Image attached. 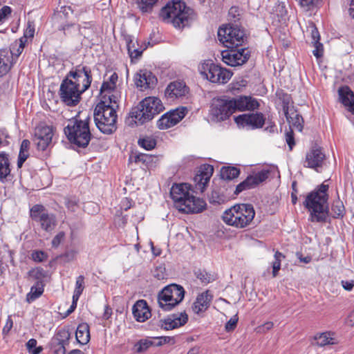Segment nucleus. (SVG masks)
Returning a JSON list of instances; mask_svg holds the SVG:
<instances>
[{
    "mask_svg": "<svg viewBox=\"0 0 354 354\" xmlns=\"http://www.w3.org/2000/svg\"><path fill=\"white\" fill-rule=\"evenodd\" d=\"M29 156L28 151H19V158L17 160V167L21 168L24 162L26 160Z\"/></svg>",
    "mask_w": 354,
    "mask_h": 354,
    "instance_id": "052dcab7",
    "label": "nucleus"
},
{
    "mask_svg": "<svg viewBox=\"0 0 354 354\" xmlns=\"http://www.w3.org/2000/svg\"><path fill=\"white\" fill-rule=\"evenodd\" d=\"M164 109L161 100L156 97L145 98L136 108L132 109L131 117L138 125L152 120Z\"/></svg>",
    "mask_w": 354,
    "mask_h": 354,
    "instance_id": "423d86ee",
    "label": "nucleus"
},
{
    "mask_svg": "<svg viewBox=\"0 0 354 354\" xmlns=\"http://www.w3.org/2000/svg\"><path fill=\"white\" fill-rule=\"evenodd\" d=\"M94 120L99 130L105 134H111L116 129L117 114L113 106L104 102L99 103L94 111Z\"/></svg>",
    "mask_w": 354,
    "mask_h": 354,
    "instance_id": "0eeeda50",
    "label": "nucleus"
},
{
    "mask_svg": "<svg viewBox=\"0 0 354 354\" xmlns=\"http://www.w3.org/2000/svg\"><path fill=\"white\" fill-rule=\"evenodd\" d=\"M12 326L13 322L12 319L10 317H8L6 323L3 328V334H8L12 328Z\"/></svg>",
    "mask_w": 354,
    "mask_h": 354,
    "instance_id": "69168bd1",
    "label": "nucleus"
},
{
    "mask_svg": "<svg viewBox=\"0 0 354 354\" xmlns=\"http://www.w3.org/2000/svg\"><path fill=\"white\" fill-rule=\"evenodd\" d=\"M11 12L12 9L8 6H4L0 9V25L8 18Z\"/></svg>",
    "mask_w": 354,
    "mask_h": 354,
    "instance_id": "09e8293b",
    "label": "nucleus"
},
{
    "mask_svg": "<svg viewBox=\"0 0 354 354\" xmlns=\"http://www.w3.org/2000/svg\"><path fill=\"white\" fill-rule=\"evenodd\" d=\"M71 334L68 329L62 328L59 330L53 338V342L68 344Z\"/></svg>",
    "mask_w": 354,
    "mask_h": 354,
    "instance_id": "a19ab883",
    "label": "nucleus"
},
{
    "mask_svg": "<svg viewBox=\"0 0 354 354\" xmlns=\"http://www.w3.org/2000/svg\"><path fill=\"white\" fill-rule=\"evenodd\" d=\"M150 158H151L150 156H149L148 155L141 153V154H139L134 157V161L138 163V162L145 163V162H148Z\"/></svg>",
    "mask_w": 354,
    "mask_h": 354,
    "instance_id": "680f3d73",
    "label": "nucleus"
},
{
    "mask_svg": "<svg viewBox=\"0 0 354 354\" xmlns=\"http://www.w3.org/2000/svg\"><path fill=\"white\" fill-rule=\"evenodd\" d=\"M44 292V287L41 282H37L32 286L30 292L26 296V301L30 303L39 297Z\"/></svg>",
    "mask_w": 354,
    "mask_h": 354,
    "instance_id": "f704fd0d",
    "label": "nucleus"
},
{
    "mask_svg": "<svg viewBox=\"0 0 354 354\" xmlns=\"http://www.w3.org/2000/svg\"><path fill=\"white\" fill-rule=\"evenodd\" d=\"M73 15V12L69 6H64L61 8V10L55 15L56 20H68Z\"/></svg>",
    "mask_w": 354,
    "mask_h": 354,
    "instance_id": "c03bdc74",
    "label": "nucleus"
},
{
    "mask_svg": "<svg viewBox=\"0 0 354 354\" xmlns=\"http://www.w3.org/2000/svg\"><path fill=\"white\" fill-rule=\"evenodd\" d=\"M138 145L146 150H151L156 145V140L152 136H145L140 138L138 141Z\"/></svg>",
    "mask_w": 354,
    "mask_h": 354,
    "instance_id": "ea45409f",
    "label": "nucleus"
},
{
    "mask_svg": "<svg viewBox=\"0 0 354 354\" xmlns=\"http://www.w3.org/2000/svg\"><path fill=\"white\" fill-rule=\"evenodd\" d=\"M239 174V169L235 167H223L221 171V178L225 180H232L237 178Z\"/></svg>",
    "mask_w": 354,
    "mask_h": 354,
    "instance_id": "c9c22d12",
    "label": "nucleus"
},
{
    "mask_svg": "<svg viewBox=\"0 0 354 354\" xmlns=\"http://www.w3.org/2000/svg\"><path fill=\"white\" fill-rule=\"evenodd\" d=\"M127 50L128 53L131 59H138L140 57L142 53V50L140 48H136L135 45V42L131 40L127 44Z\"/></svg>",
    "mask_w": 354,
    "mask_h": 354,
    "instance_id": "49530a36",
    "label": "nucleus"
},
{
    "mask_svg": "<svg viewBox=\"0 0 354 354\" xmlns=\"http://www.w3.org/2000/svg\"><path fill=\"white\" fill-rule=\"evenodd\" d=\"M213 299V295L209 290L199 293L192 306L195 314L200 315L205 312L210 306Z\"/></svg>",
    "mask_w": 354,
    "mask_h": 354,
    "instance_id": "b1692460",
    "label": "nucleus"
},
{
    "mask_svg": "<svg viewBox=\"0 0 354 354\" xmlns=\"http://www.w3.org/2000/svg\"><path fill=\"white\" fill-rule=\"evenodd\" d=\"M229 17L236 21L239 19L240 15V11L237 7L233 6L229 10L228 12Z\"/></svg>",
    "mask_w": 354,
    "mask_h": 354,
    "instance_id": "13d9d810",
    "label": "nucleus"
},
{
    "mask_svg": "<svg viewBox=\"0 0 354 354\" xmlns=\"http://www.w3.org/2000/svg\"><path fill=\"white\" fill-rule=\"evenodd\" d=\"M247 85V81L241 79L236 82H233L230 84V88L231 91H240L242 88L245 87Z\"/></svg>",
    "mask_w": 354,
    "mask_h": 354,
    "instance_id": "3c124183",
    "label": "nucleus"
},
{
    "mask_svg": "<svg viewBox=\"0 0 354 354\" xmlns=\"http://www.w3.org/2000/svg\"><path fill=\"white\" fill-rule=\"evenodd\" d=\"M285 139L286 142L288 144L290 150H292L293 147L295 145V138H294V133L292 129H289L288 131H286L285 133Z\"/></svg>",
    "mask_w": 354,
    "mask_h": 354,
    "instance_id": "8fccbe9b",
    "label": "nucleus"
},
{
    "mask_svg": "<svg viewBox=\"0 0 354 354\" xmlns=\"http://www.w3.org/2000/svg\"><path fill=\"white\" fill-rule=\"evenodd\" d=\"M314 339L315 344L319 346L335 344V339L331 337L330 333L328 332L317 334Z\"/></svg>",
    "mask_w": 354,
    "mask_h": 354,
    "instance_id": "72a5a7b5",
    "label": "nucleus"
},
{
    "mask_svg": "<svg viewBox=\"0 0 354 354\" xmlns=\"http://www.w3.org/2000/svg\"><path fill=\"white\" fill-rule=\"evenodd\" d=\"M342 285L344 290H351L353 288L354 283L353 281H342Z\"/></svg>",
    "mask_w": 354,
    "mask_h": 354,
    "instance_id": "774afa93",
    "label": "nucleus"
},
{
    "mask_svg": "<svg viewBox=\"0 0 354 354\" xmlns=\"http://www.w3.org/2000/svg\"><path fill=\"white\" fill-rule=\"evenodd\" d=\"M132 313L136 320L139 322H145L151 315L147 303L144 299H140L136 302L133 306Z\"/></svg>",
    "mask_w": 354,
    "mask_h": 354,
    "instance_id": "bb28decb",
    "label": "nucleus"
},
{
    "mask_svg": "<svg viewBox=\"0 0 354 354\" xmlns=\"http://www.w3.org/2000/svg\"><path fill=\"white\" fill-rule=\"evenodd\" d=\"M83 93L78 87V84L75 81L73 82L68 75L60 85V98L68 106L77 104Z\"/></svg>",
    "mask_w": 354,
    "mask_h": 354,
    "instance_id": "9b49d317",
    "label": "nucleus"
},
{
    "mask_svg": "<svg viewBox=\"0 0 354 354\" xmlns=\"http://www.w3.org/2000/svg\"><path fill=\"white\" fill-rule=\"evenodd\" d=\"M48 255L43 251L36 250L32 253V259L35 262H42L47 259Z\"/></svg>",
    "mask_w": 354,
    "mask_h": 354,
    "instance_id": "603ef678",
    "label": "nucleus"
},
{
    "mask_svg": "<svg viewBox=\"0 0 354 354\" xmlns=\"http://www.w3.org/2000/svg\"><path fill=\"white\" fill-rule=\"evenodd\" d=\"M170 195L175 207L182 213H198L206 207L205 201L194 196L191 192L190 185L187 183L174 185Z\"/></svg>",
    "mask_w": 354,
    "mask_h": 354,
    "instance_id": "f257e3e1",
    "label": "nucleus"
},
{
    "mask_svg": "<svg viewBox=\"0 0 354 354\" xmlns=\"http://www.w3.org/2000/svg\"><path fill=\"white\" fill-rule=\"evenodd\" d=\"M237 322L238 318H236V316L230 318L225 326L226 331L229 332L233 330L236 328Z\"/></svg>",
    "mask_w": 354,
    "mask_h": 354,
    "instance_id": "6e6d98bb",
    "label": "nucleus"
},
{
    "mask_svg": "<svg viewBox=\"0 0 354 354\" xmlns=\"http://www.w3.org/2000/svg\"><path fill=\"white\" fill-rule=\"evenodd\" d=\"M218 38L227 48L239 47L246 39L243 30L236 26L231 25L220 27L218 30Z\"/></svg>",
    "mask_w": 354,
    "mask_h": 354,
    "instance_id": "9d476101",
    "label": "nucleus"
},
{
    "mask_svg": "<svg viewBox=\"0 0 354 354\" xmlns=\"http://www.w3.org/2000/svg\"><path fill=\"white\" fill-rule=\"evenodd\" d=\"M12 53L6 49L0 50V76L6 74L11 67Z\"/></svg>",
    "mask_w": 354,
    "mask_h": 354,
    "instance_id": "c756f323",
    "label": "nucleus"
},
{
    "mask_svg": "<svg viewBox=\"0 0 354 354\" xmlns=\"http://www.w3.org/2000/svg\"><path fill=\"white\" fill-rule=\"evenodd\" d=\"M10 174L8 155L5 152L0 153V181L4 182Z\"/></svg>",
    "mask_w": 354,
    "mask_h": 354,
    "instance_id": "473e14b6",
    "label": "nucleus"
},
{
    "mask_svg": "<svg viewBox=\"0 0 354 354\" xmlns=\"http://www.w3.org/2000/svg\"><path fill=\"white\" fill-rule=\"evenodd\" d=\"M255 211L251 204H237L226 209L222 218L227 225L236 228H244L254 220Z\"/></svg>",
    "mask_w": 354,
    "mask_h": 354,
    "instance_id": "20e7f679",
    "label": "nucleus"
},
{
    "mask_svg": "<svg viewBox=\"0 0 354 354\" xmlns=\"http://www.w3.org/2000/svg\"><path fill=\"white\" fill-rule=\"evenodd\" d=\"M106 97H108L110 104H112L111 106H113L114 104H117L118 101V94L115 91L114 93H106Z\"/></svg>",
    "mask_w": 354,
    "mask_h": 354,
    "instance_id": "e2e57ef3",
    "label": "nucleus"
},
{
    "mask_svg": "<svg viewBox=\"0 0 354 354\" xmlns=\"http://www.w3.org/2000/svg\"><path fill=\"white\" fill-rule=\"evenodd\" d=\"M43 270L41 268H35L28 272V274L30 277H33L36 279L39 278L42 275Z\"/></svg>",
    "mask_w": 354,
    "mask_h": 354,
    "instance_id": "338daca9",
    "label": "nucleus"
},
{
    "mask_svg": "<svg viewBox=\"0 0 354 354\" xmlns=\"http://www.w3.org/2000/svg\"><path fill=\"white\" fill-rule=\"evenodd\" d=\"M184 288L175 283L165 286L158 295L160 308L165 311L171 310L184 299Z\"/></svg>",
    "mask_w": 354,
    "mask_h": 354,
    "instance_id": "6e6552de",
    "label": "nucleus"
},
{
    "mask_svg": "<svg viewBox=\"0 0 354 354\" xmlns=\"http://www.w3.org/2000/svg\"><path fill=\"white\" fill-rule=\"evenodd\" d=\"M268 171L262 170L254 175L248 176L245 180L236 186L234 194H239L244 190L254 188L261 183L265 181L268 178Z\"/></svg>",
    "mask_w": 354,
    "mask_h": 354,
    "instance_id": "6ab92c4d",
    "label": "nucleus"
},
{
    "mask_svg": "<svg viewBox=\"0 0 354 354\" xmlns=\"http://www.w3.org/2000/svg\"><path fill=\"white\" fill-rule=\"evenodd\" d=\"M234 121L239 127L256 129L263 127L266 118L261 113H245L235 117Z\"/></svg>",
    "mask_w": 354,
    "mask_h": 354,
    "instance_id": "2eb2a0df",
    "label": "nucleus"
},
{
    "mask_svg": "<svg viewBox=\"0 0 354 354\" xmlns=\"http://www.w3.org/2000/svg\"><path fill=\"white\" fill-rule=\"evenodd\" d=\"M214 172V168L210 165L201 166L198 173L194 178L196 189L203 192Z\"/></svg>",
    "mask_w": 354,
    "mask_h": 354,
    "instance_id": "4be33fe9",
    "label": "nucleus"
},
{
    "mask_svg": "<svg viewBox=\"0 0 354 354\" xmlns=\"http://www.w3.org/2000/svg\"><path fill=\"white\" fill-rule=\"evenodd\" d=\"M53 344L54 345V352L55 354H66L65 346L66 344L55 342H53Z\"/></svg>",
    "mask_w": 354,
    "mask_h": 354,
    "instance_id": "bf43d9fd",
    "label": "nucleus"
},
{
    "mask_svg": "<svg viewBox=\"0 0 354 354\" xmlns=\"http://www.w3.org/2000/svg\"><path fill=\"white\" fill-rule=\"evenodd\" d=\"M68 76L78 84V87L83 92L89 88L92 82L91 71L87 66H78L75 71H70Z\"/></svg>",
    "mask_w": 354,
    "mask_h": 354,
    "instance_id": "f3484780",
    "label": "nucleus"
},
{
    "mask_svg": "<svg viewBox=\"0 0 354 354\" xmlns=\"http://www.w3.org/2000/svg\"><path fill=\"white\" fill-rule=\"evenodd\" d=\"M192 10L180 0L169 1L160 12V18L175 28H182L188 24Z\"/></svg>",
    "mask_w": 354,
    "mask_h": 354,
    "instance_id": "7ed1b4c3",
    "label": "nucleus"
},
{
    "mask_svg": "<svg viewBox=\"0 0 354 354\" xmlns=\"http://www.w3.org/2000/svg\"><path fill=\"white\" fill-rule=\"evenodd\" d=\"M311 37H312V43L319 42V33L316 27L314 26L311 29Z\"/></svg>",
    "mask_w": 354,
    "mask_h": 354,
    "instance_id": "0e129e2a",
    "label": "nucleus"
},
{
    "mask_svg": "<svg viewBox=\"0 0 354 354\" xmlns=\"http://www.w3.org/2000/svg\"><path fill=\"white\" fill-rule=\"evenodd\" d=\"M234 113L231 98L218 97L212 101L210 114L216 122L224 121Z\"/></svg>",
    "mask_w": 354,
    "mask_h": 354,
    "instance_id": "f8f14e48",
    "label": "nucleus"
},
{
    "mask_svg": "<svg viewBox=\"0 0 354 354\" xmlns=\"http://www.w3.org/2000/svg\"><path fill=\"white\" fill-rule=\"evenodd\" d=\"M75 337L80 344H86L90 339L89 326L86 323L80 324L77 328Z\"/></svg>",
    "mask_w": 354,
    "mask_h": 354,
    "instance_id": "2f4dec72",
    "label": "nucleus"
},
{
    "mask_svg": "<svg viewBox=\"0 0 354 354\" xmlns=\"http://www.w3.org/2000/svg\"><path fill=\"white\" fill-rule=\"evenodd\" d=\"M65 238V233L59 232L52 240L53 247L57 248Z\"/></svg>",
    "mask_w": 354,
    "mask_h": 354,
    "instance_id": "5fc2aeb1",
    "label": "nucleus"
},
{
    "mask_svg": "<svg viewBox=\"0 0 354 354\" xmlns=\"http://www.w3.org/2000/svg\"><path fill=\"white\" fill-rule=\"evenodd\" d=\"M274 326L272 322H267L259 326L256 328L255 330L258 333H266L268 330H271Z\"/></svg>",
    "mask_w": 354,
    "mask_h": 354,
    "instance_id": "864d4df0",
    "label": "nucleus"
},
{
    "mask_svg": "<svg viewBox=\"0 0 354 354\" xmlns=\"http://www.w3.org/2000/svg\"><path fill=\"white\" fill-rule=\"evenodd\" d=\"M158 1V0H137L136 3L142 13H150Z\"/></svg>",
    "mask_w": 354,
    "mask_h": 354,
    "instance_id": "e433bc0d",
    "label": "nucleus"
},
{
    "mask_svg": "<svg viewBox=\"0 0 354 354\" xmlns=\"http://www.w3.org/2000/svg\"><path fill=\"white\" fill-rule=\"evenodd\" d=\"M60 30H62L66 35H72L77 33L83 35L86 37L85 34L81 31L80 27L73 24L66 22L61 26Z\"/></svg>",
    "mask_w": 354,
    "mask_h": 354,
    "instance_id": "58836bf2",
    "label": "nucleus"
},
{
    "mask_svg": "<svg viewBox=\"0 0 354 354\" xmlns=\"http://www.w3.org/2000/svg\"><path fill=\"white\" fill-rule=\"evenodd\" d=\"M285 115L287 121L290 124V128L292 127L296 129L299 131H301L303 129V118L295 110L289 109L287 108L284 109Z\"/></svg>",
    "mask_w": 354,
    "mask_h": 354,
    "instance_id": "c85d7f7f",
    "label": "nucleus"
},
{
    "mask_svg": "<svg viewBox=\"0 0 354 354\" xmlns=\"http://www.w3.org/2000/svg\"><path fill=\"white\" fill-rule=\"evenodd\" d=\"M222 60L231 66H240L249 59V50L244 48H228L221 52Z\"/></svg>",
    "mask_w": 354,
    "mask_h": 354,
    "instance_id": "4468645a",
    "label": "nucleus"
},
{
    "mask_svg": "<svg viewBox=\"0 0 354 354\" xmlns=\"http://www.w3.org/2000/svg\"><path fill=\"white\" fill-rule=\"evenodd\" d=\"M339 99L345 108L352 114L354 113V93L348 86H343L338 89Z\"/></svg>",
    "mask_w": 354,
    "mask_h": 354,
    "instance_id": "cd10ccee",
    "label": "nucleus"
},
{
    "mask_svg": "<svg viewBox=\"0 0 354 354\" xmlns=\"http://www.w3.org/2000/svg\"><path fill=\"white\" fill-rule=\"evenodd\" d=\"M188 321V315L184 312L169 315L167 318L161 319L160 326L165 330H172L185 325Z\"/></svg>",
    "mask_w": 354,
    "mask_h": 354,
    "instance_id": "5701e85b",
    "label": "nucleus"
},
{
    "mask_svg": "<svg viewBox=\"0 0 354 354\" xmlns=\"http://www.w3.org/2000/svg\"><path fill=\"white\" fill-rule=\"evenodd\" d=\"M285 258V256L279 252H276L274 254V261L272 263V276L273 277H275L278 274V272L281 268V262L282 259Z\"/></svg>",
    "mask_w": 354,
    "mask_h": 354,
    "instance_id": "37998d69",
    "label": "nucleus"
},
{
    "mask_svg": "<svg viewBox=\"0 0 354 354\" xmlns=\"http://www.w3.org/2000/svg\"><path fill=\"white\" fill-rule=\"evenodd\" d=\"M189 92V88L183 82L174 81L166 88L165 97L170 100H174L186 95Z\"/></svg>",
    "mask_w": 354,
    "mask_h": 354,
    "instance_id": "393cba45",
    "label": "nucleus"
},
{
    "mask_svg": "<svg viewBox=\"0 0 354 354\" xmlns=\"http://www.w3.org/2000/svg\"><path fill=\"white\" fill-rule=\"evenodd\" d=\"M187 112L185 107L170 111L162 115L157 122V126L160 129L171 128L181 121L186 115Z\"/></svg>",
    "mask_w": 354,
    "mask_h": 354,
    "instance_id": "a211bd4d",
    "label": "nucleus"
},
{
    "mask_svg": "<svg viewBox=\"0 0 354 354\" xmlns=\"http://www.w3.org/2000/svg\"><path fill=\"white\" fill-rule=\"evenodd\" d=\"M84 289V277L82 275H80L76 279L75 288L73 292V297L75 300L79 299Z\"/></svg>",
    "mask_w": 354,
    "mask_h": 354,
    "instance_id": "79ce46f5",
    "label": "nucleus"
},
{
    "mask_svg": "<svg viewBox=\"0 0 354 354\" xmlns=\"http://www.w3.org/2000/svg\"><path fill=\"white\" fill-rule=\"evenodd\" d=\"M203 77L212 83L224 84L232 77V73L226 68L213 63L211 60L203 62L198 68Z\"/></svg>",
    "mask_w": 354,
    "mask_h": 354,
    "instance_id": "1a4fd4ad",
    "label": "nucleus"
},
{
    "mask_svg": "<svg viewBox=\"0 0 354 354\" xmlns=\"http://www.w3.org/2000/svg\"><path fill=\"white\" fill-rule=\"evenodd\" d=\"M234 112L244 111H252L257 109L259 106L258 101L251 97L241 95L237 97L231 98Z\"/></svg>",
    "mask_w": 354,
    "mask_h": 354,
    "instance_id": "412c9836",
    "label": "nucleus"
},
{
    "mask_svg": "<svg viewBox=\"0 0 354 354\" xmlns=\"http://www.w3.org/2000/svg\"><path fill=\"white\" fill-rule=\"evenodd\" d=\"M315 50H313V53L317 57L319 58L323 55V45L320 42L313 43Z\"/></svg>",
    "mask_w": 354,
    "mask_h": 354,
    "instance_id": "4d7b16f0",
    "label": "nucleus"
},
{
    "mask_svg": "<svg viewBox=\"0 0 354 354\" xmlns=\"http://www.w3.org/2000/svg\"><path fill=\"white\" fill-rule=\"evenodd\" d=\"M196 278L203 284H207L215 280L214 274L207 272L205 270H198L195 272Z\"/></svg>",
    "mask_w": 354,
    "mask_h": 354,
    "instance_id": "4c0bfd02",
    "label": "nucleus"
},
{
    "mask_svg": "<svg viewBox=\"0 0 354 354\" xmlns=\"http://www.w3.org/2000/svg\"><path fill=\"white\" fill-rule=\"evenodd\" d=\"M135 84L141 90L153 88L157 83V78L147 70H141L134 78Z\"/></svg>",
    "mask_w": 354,
    "mask_h": 354,
    "instance_id": "a878e982",
    "label": "nucleus"
},
{
    "mask_svg": "<svg viewBox=\"0 0 354 354\" xmlns=\"http://www.w3.org/2000/svg\"><path fill=\"white\" fill-rule=\"evenodd\" d=\"M53 135L54 129L52 126L39 124L35 128L34 138L38 149L45 150L51 144Z\"/></svg>",
    "mask_w": 354,
    "mask_h": 354,
    "instance_id": "dca6fc26",
    "label": "nucleus"
},
{
    "mask_svg": "<svg viewBox=\"0 0 354 354\" xmlns=\"http://www.w3.org/2000/svg\"><path fill=\"white\" fill-rule=\"evenodd\" d=\"M328 186L322 184L317 190L310 193L304 202L305 207L310 213V220L312 222L325 221L327 217V191Z\"/></svg>",
    "mask_w": 354,
    "mask_h": 354,
    "instance_id": "f03ea898",
    "label": "nucleus"
},
{
    "mask_svg": "<svg viewBox=\"0 0 354 354\" xmlns=\"http://www.w3.org/2000/svg\"><path fill=\"white\" fill-rule=\"evenodd\" d=\"M30 216L36 222L40 224L41 227L46 232L53 231L56 225L55 216L48 214L43 205H35L30 209Z\"/></svg>",
    "mask_w": 354,
    "mask_h": 354,
    "instance_id": "ddd939ff",
    "label": "nucleus"
},
{
    "mask_svg": "<svg viewBox=\"0 0 354 354\" xmlns=\"http://www.w3.org/2000/svg\"><path fill=\"white\" fill-rule=\"evenodd\" d=\"M344 206L339 200L333 202L331 207V213L335 218L342 216L344 213Z\"/></svg>",
    "mask_w": 354,
    "mask_h": 354,
    "instance_id": "a18cd8bd",
    "label": "nucleus"
},
{
    "mask_svg": "<svg viewBox=\"0 0 354 354\" xmlns=\"http://www.w3.org/2000/svg\"><path fill=\"white\" fill-rule=\"evenodd\" d=\"M325 157L322 148L314 146L306 153L304 166L318 171V168L322 167Z\"/></svg>",
    "mask_w": 354,
    "mask_h": 354,
    "instance_id": "aec40b11",
    "label": "nucleus"
},
{
    "mask_svg": "<svg viewBox=\"0 0 354 354\" xmlns=\"http://www.w3.org/2000/svg\"><path fill=\"white\" fill-rule=\"evenodd\" d=\"M118 80V75L113 73L106 81H104L100 88V93L103 97H106V93H114L116 88V83Z\"/></svg>",
    "mask_w": 354,
    "mask_h": 354,
    "instance_id": "7c9ffc66",
    "label": "nucleus"
},
{
    "mask_svg": "<svg viewBox=\"0 0 354 354\" xmlns=\"http://www.w3.org/2000/svg\"><path fill=\"white\" fill-rule=\"evenodd\" d=\"M153 345V342L151 339H145L140 340L136 345V349L138 353L146 351L149 348Z\"/></svg>",
    "mask_w": 354,
    "mask_h": 354,
    "instance_id": "de8ad7c7",
    "label": "nucleus"
},
{
    "mask_svg": "<svg viewBox=\"0 0 354 354\" xmlns=\"http://www.w3.org/2000/svg\"><path fill=\"white\" fill-rule=\"evenodd\" d=\"M90 120V118L87 117L84 120L75 118L68 122L64 128V133L71 143L80 147H86L88 145L91 138Z\"/></svg>",
    "mask_w": 354,
    "mask_h": 354,
    "instance_id": "39448f33",
    "label": "nucleus"
}]
</instances>
